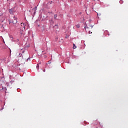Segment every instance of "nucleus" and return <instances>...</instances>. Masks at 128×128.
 I'll return each mask as SVG.
<instances>
[{
  "label": "nucleus",
  "mask_w": 128,
  "mask_h": 128,
  "mask_svg": "<svg viewBox=\"0 0 128 128\" xmlns=\"http://www.w3.org/2000/svg\"><path fill=\"white\" fill-rule=\"evenodd\" d=\"M39 68V65H38V64H37V66H36V68Z\"/></svg>",
  "instance_id": "8"
},
{
  "label": "nucleus",
  "mask_w": 128,
  "mask_h": 128,
  "mask_svg": "<svg viewBox=\"0 0 128 128\" xmlns=\"http://www.w3.org/2000/svg\"><path fill=\"white\" fill-rule=\"evenodd\" d=\"M50 22L51 23L54 24V21H52V20H50Z\"/></svg>",
  "instance_id": "7"
},
{
  "label": "nucleus",
  "mask_w": 128,
  "mask_h": 128,
  "mask_svg": "<svg viewBox=\"0 0 128 128\" xmlns=\"http://www.w3.org/2000/svg\"><path fill=\"white\" fill-rule=\"evenodd\" d=\"M26 27L27 26L26 24L21 23L20 30L22 31L27 30L28 28H26Z\"/></svg>",
  "instance_id": "1"
},
{
  "label": "nucleus",
  "mask_w": 128,
  "mask_h": 128,
  "mask_svg": "<svg viewBox=\"0 0 128 128\" xmlns=\"http://www.w3.org/2000/svg\"><path fill=\"white\" fill-rule=\"evenodd\" d=\"M14 12H15L14 8L9 9V12L11 14H13Z\"/></svg>",
  "instance_id": "2"
},
{
  "label": "nucleus",
  "mask_w": 128,
  "mask_h": 128,
  "mask_svg": "<svg viewBox=\"0 0 128 128\" xmlns=\"http://www.w3.org/2000/svg\"><path fill=\"white\" fill-rule=\"evenodd\" d=\"M44 72H45V70H44Z\"/></svg>",
  "instance_id": "11"
},
{
  "label": "nucleus",
  "mask_w": 128,
  "mask_h": 128,
  "mask_svg": "<svg viewBox=\"0 0 128 128\" xmlns=\"http://www.w3.org/2000/svg\"><path fill=\"white\" fill-rule=\"evenodd\" d=\"M76 28H80V24H79L76 25Z\"/></svg>",
  "instance_id": "6"
},
{
  "label": "nucleus",
  "mask_w": 128,
  "mask_h": 128,
  "mask_svg": "<svg viewBox=\"0 0 128 128\" xmlns=\"http://www.w3.org/2000/svg\"><path fill=\"white\" fill-rule=\"evenodd\" d=\"M57 17H58V15L57 14L54 15V19L56 20Z\"/></svg>",
  "instance_id": "5"
},
{
  "label": "nucleus",
  "mask_w": 128,
  "mask_h": 128,
  "mask_svg": "<svg viewBox=\"0 0 128 128\" xmlns=\"http://www.w3.org/2000/svg\"><path fill=\"white\" fill-rule=\"evenodd\" d=\"M35 10H36V6L35 7Z\"/></svg>",
  "instance_id": "10"
},
{
  "label": "nucleus",
  "mask_w": 128,
  "mask_h": 128,
  "mask_svg": "<svg viewBox=\"0 0 128 128\" xmlns=\"http://www.w3.org/2000/svg\"><path fill=\"white\" fill-rule=\"evenodd\" d=\"M18 22V21L16 20V18H14V20L12 21V22H10V24H16Z\"/></svg>",
  "instance_id": "3"
},
{
  "label": "nucleus",
  "mask_w": 128,
  "mask_h": 128,
  "mask_svg": "<svg viewBox=\"0 0 128 128\" xmlns=\"http://www.w3.org/2000/svg\"><path fill=\"white\" fill-rule=\"evenodd\" d=\"M73 46H74L72 47V48H73L74 50L76 49V45L74 44Z\"/></svg>",
  "instance_id": "4"
},
{
  "label": "nucleus",
  "mask_w": 128,
  "mask_h": 128,
  "mask_svg": "<svg viewBox=\"0 0 128 128\" xmlns=\"http://www.w3.org/2000/svg\"><path fill=\"white\" fill-rule=\"evenodd\" d=\"M30 60V58H27L26 60L27 62Z\"/></svg>",
  "instance_id": "9"
},
{
  "label": "nucleus",
  "mask_w": 128,
  "mask_h": 128,
  "mask_svg": "<svg viewBox=\"0 0 128 128\" xmlns=\"http://www.w3.org/2000/svg\"><path fill=\"white\" fill-rule=\"evenodd\" d=\"M90 31L89 32V34H90Z\"/></svg>",
  "instance_id": "12"
},
{
  "label": "nucleus",
  "mask_w": 128,
  "mask_h": 128,
  "mask_svg": "<svg viewBox=\"0 0 128 128\" xmlns=\"http://www.w3.org/2000/svg\"><path fill=\"white\" fill-rule=\"evenodd\" d=\"M50 4H52V2H51Z\"/></svg>",
  "instance_id": "13"
}]
</instances>
